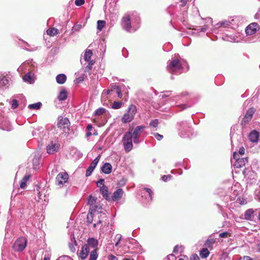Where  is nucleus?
<instances>
[{
    "label": "nucleus",
    "mask_w": 260,
    "mask_h": 260,
    "mask_svg": "<svg viewBox=\"0 0 260 260\" xmlns=\"http://www.w3.org/2000/svg\"><path fill=\"white\" fill-rule=\"evenodd\" d=\"M133 22V26L131 25V19L129 15L123 17L121 20V26L123 29L128 32H131L132 28H133L134 31H136L139 27V24L140 22V18L139 16L135 18V21L136 25H135L133 22V19L132 20Z\"/></svg>",
    "instance_id": "f257e3e1"
},
{
    "label": "nucleus",
    "mask_w": 260,
    "mask_h": 260,
    "mask_svg": "<svg viewBox=\"0 0 260 260\" xmlns=\"http://www.w3.org/2000/svg\"><path fill=\"white\" fill-rule=\"evenodd\" d=\"M178 134L182 138H189L193 134V129L186 121H181L177 124Z\"/></svg>",
    "instance_id": "f03ea898"
},
{
    "label": "nucleus",
    "mask_w": 260,
    "mask_h": 260,
    "mask_svg": "<svg viewBox=\"0 0 260 260\" xmlns=\"http://www.w3.org/2000/svg\"><path fill=\"white\" fill-rule=\"evenodd\" d=\"M137 110L136 106L131 104L129 106L126 113H125L121 118V121L123 123H126L132 121L134 118Z\"/></svg>",
    "instance_id": "7ed1b4c3"
},
{
    "label": "nucleus",
    "mask_w": 260,
    "mask_h": 260,
    "mask_svg": "<svg viewBox=\"0 0 260 260\" xmlns=\"http://www.w3.org/2000/svg\"><path fill=\"white\" fill-rule=\"evenodd\" d=\"M131 134L132 132L128 131L124 134L122 138V141L126 152H129L133 149V144Z\"/></svg>",
    "instance_id": "20e7f679"
},
{
    "label": "nucleus",
    "mask_w": 260,
    "mask_h": 260,
    "mask_svg": "<svg viewBox=\"0 0 260 260\" xmlns=\"http://www.w3.org/2000/svg\"><path fill=\"white\" fill-rule=\"evenodd\" d=\"M167 70L171 73H175L182 69L181 61L178 59H173L168 62Z\"/></svg>",
    "instance_id": "39448f33"
},
{
    "label": "nucleus",
    "mask_w": 260,
    "mask_h": 260,
    "mask_svg": "<svg viewBox=\"0 0 260 260\" xmlns=\"http://www.w3.org/2000/svg\"><path fill=\"white\" fill-rule=\"evenodd\" d=\"M27 245V239L23 237L18 238L14 243L13 249L15 251H22L26 247Z\"/></svg>",
    "instance_id": "423d86ee"
},
{
    "label": "nucleus",
    "mask_w": 260,
    "mask_h": 260,
    "mask_svg": "<svg viewBox=\"0 0 260 260\" xmlns=\"http://www.w3.org/2000/svg\"><path fill=\"white\" fill-rule=\"evenodd\" d=\"M255 112V109L253 107L249 108L246 111L244 117L241 121V125L245 126L252 119L253 114Z\"/></svg>",
    "instance_id": "0eeeda50"
},
{
    "label": "nucleus",
    "mask_w": 260,
    "mask_h": 260,
    "mask_svg": "<svg viewBox=\"0 0 260 260\" xmlns=\"http://www.w3.org/2000/svg\"><path fill=\"white\" fill-rule=\"evenodd\" d=\"M70 125V122L67 117H63L59 116L58 117L57 126L60 129H62L64 131L66 128H68Z\"/></svg>",
    "instance_id": "6e6552de"
},
{
    "label": "nucleus",
    "mask_w": 260,
    "mask_h": 260,
    "mask_svg": "<svg viewBox=\"0 0 260 260\" xmlns=\"http://www.w3.org/2000/svg\"><path fill=\"white\" fill-rule=\"evenodd\" d=\"M69 179V175L66 172L59 173L56 177V184L58 185H63Z\"/></svg>",
    "instance_id": "1a4fd4ad"
},
{
    "label": "nucleus",
    "mask_w": 260,
    "mask_h": 260,
    "mask_svg": "<svg viewBox=\"0 0 260 260\" xmlns=\"http://www.w3.org/2000/svg\"><path fill=\"white\" fill-rule=\"evenodd\" d=\"M100 157V155H99L90 164L86 172L85 175L86 177H89L91 175L92 172L97 166Z\"/></svg>",
    "instance_id": "9d476101"
},
{
    "label": "nucleus",
    "mask_w": 260,
    "mask_h": 260,
    "mask_svg": "<svg viewBox=\"0 0 260 260\" xmlns=\"http://www.w3.org/2000/svg\"><path fill=\"white\" fill-rule=\"evenodd\" d=\"M101 211L97 210L96 206H93L91 208H89V212L87 215V222L88 224H90L92 223L93 220V217L95 214H99Z\"/></svg>",
    "instance_id": "9b49d317"
},
{
    "label": "nucleus",
    "mask_w": 260,
    "mask_h": 260,
    "mask_svg": "<svg viewBox=\"0 0 260 260\" xmlns=\"http://www.w3.org/2000/svg\"><path fill=\"white\" fill-rule=\"evenodd\" d=\"M259 28V25L255 23H251L245 29V32L247 35H252L255 34Z\"/></svg>",
    "instance_id": "f8f14e48"
},
{
    "label": "nucleus",
    "mask_w": 260,
    "mask_h": 260,
    "mask_svg": "<svg viewBox=\"0 0 260 260\" xmlns=\"http://www.w3.org/2000/svg\"><path fill=\"white\" fill-rule=\"evenodd\" d=\"M92 248L85 244L82 247V249L80 252L79 256L82 259H85L87 257L89 253L91 251Z\"/></svg>",
    "instance_id": "ddd939ff"
},
{
    "label": "nucleus",
    "mask_w": 260,
    "mask_h": 260,
    "mask_svg": "<svg viewBox=\"0 0 260 260\" xmlns=\"http://www.w3.org/2000/svg\"><path fill=\"white\" fill-rule=\"evenodd\" d=\"M59 145L51 142L47 146V152L49 154H53L59 149Z\"/></svg>",
    "instance_id": "4468645a"
},
{
    "label": "nucleus",
    "mask_w": 260,
    "mask_h": 260,
    "mask_svg": "<svg viewBox=\"0 0 260 260\" xmlns=\"http://www.w3.org/2000/svg\"><path fill=\"white\" fill-rule=\"evenodd\" d=\"M248 162V157H241L237 159L235 161L233 162L235 168H242Z\"/></svg>",
    "instance_id": "2eb2a0df"
},
{
    "label": "nucleus",
    "mask_w": 260,
    "mask_h": 260,
    "mask_svg": "<svg viewBox=\"0 0 260 260\" xmlns=\"http://www.w3.org/2000/svg\"><path fill=\"white\" fill-rule=\"evenodd\" d=\"M9 80L3 75H0V90L8 88Z\"/></svg>",
    "instance_id": "dca6fc26"
},
{
    "label": "nucleus",
    "mask_w": 260,
    "mask_h": 260,
    "mask_svg": "<svg viewBox=\"0 0 260 260\" xmlns=\"http://www.w3.org/2000/svg\"><path fill=\"white\" fill-rule=\"evenodd\" d=\"M123 191L121 188L116 189L112 196V200L113 201H117L119 200L122 197Z\"/></svg>",
    "instance_id": "f3484780"
},
{
    "label": "nucleus",
    "mask_w": 260,
    "mask_h": 260,
    "mask_svg": "<svg viewBox=\"0 0 260 260\" xmlns=\"http://www.w3.org/2000/svg\"><path fill=\"white\" fill-rule=\"evenodd\" d=\"M99 244L98 241L94 238H89L87 239L86 244L89 246L93 249H97L96 248Z\"/></svg>",
    "instance_id": "a211bd4d"
},
{
    "label": "nucleus",
    "mask_w": 260,
    "mask_h": 260,
    "mask_svg": "<svg viewBox=\"0 0 260 260\" xmlns=\"http://www.w3.org/2000/svg\"><path fill=\"white\" fill-rule=\"evenodd\" d=\"M259 136V133L256 131H252L248 136L249 140L252 142H256Z\"/></svg>",
    "instance_id": "6ab92c4d"
},
{
    "label": "nucleus",
    "mask_w": 260,
    "mask_h": 260,
    "mask_svg": "<svg viewBox=\"0 0 260 260\" xmlns=\"http://www.w3.org/2000/svg\"><path fill=\"white\" fill-rule=\"evenodd\" d=\"M145 126L143 125L137 126L134 129L133 132H132L131 136H136L137 137H140L141 134L144 130ZM131 132H132L131 131Z\"/></svg>",
    "instance_id": "aec40b11"
},
{
    "label": "nucleus",
    "mask_w": 260,
    "mask_h": 260,
    "mask_svg": "<svg viewBox=\"0 0 260 260\" xmlns=\"http://www.w3.org/2000/svg\"><path fill=\"white\" fill-rule=\"evenodd\" d=\"M112 170V165L109 162L105 163L101 168L102 171L106 174H109L111 173Z\"/></svg>",
    "instance_id": "412c9836"
},
{
    "label": "nucleus",
    "mask_w": 260,
    "mask_h": 260,
    "mask_svg": "<svg viewBox=\"0 0 260 260\" xmlns=\"http://www.w3.org/2000/svg\"><path fill=\"white\" fill-rule=\"evenodd\" d=\"M100 193L103 195V197L107 201H110V198L108 195V189L106 186L103 185L102 187H101L100 189Z\"/></svg>",
    "instance_id": "4be33fe9"
},
{
    "label": "nucleus",
    "mask_w": 260,
    "mask_h": 260,
    "mask_svg": "<svg viewBox=\"0 0 260 260\" xmlns=\"http://www.w3.org/2000/svg\"><path fill=\"white\" fill-rule=\"evenodd\" d=\"M254 210L252 209L247 210L244 214V219L247 220H251L253 217Z\"/></svg>",
    "instance_id": "5701e85b"
},
{
    "label": "nucleus",
    "mask_w": 260,
    "mask_h": 260,
    "mask_svg": "<svg viewBox=\"0 0 260 260\" xmlns=\"http://www.w3.org/2000/svg\"><path fill=\"white\" fill-rule=\"evenodd\" d=\"M96 198L90 195L88 198L87 203L88 205L90 206V208H91L93 206H96L97 210H100L102 209L101 207H100L98 205H95V203L96 202Z\"/></svg>",
    "instance_id": "b1692460"
},
{
    "label": "nucleus",
    "mask_w": 260,
    "mask_h": 260,
    "mask_svg": "<svg viewBox=\"0 0 260 260\" xmlns=\"http://www.w3.org/2000/svg\"><path fill=\"white\" fill-rule=\"evenodd\" d=\"M56 80L57 83L63 84L67 80V76L64 74H59L56 76Z\"/></svg>",
    "instance_id": "393cba45"
},
{
    "label": "nucleus",
    "mask_w": 260,
    "mask_h": 260,
    "mask_svg": "<svg viewBox=\"0 0 260 260\" xmlns=\"http://www.w3.org/2000/svg\"><path fill=\"white\" fill-rule=\"evenodd\" d=\"M216 242V239L208 238L205 242L204 245L210 250L213 249V246Z\"/></svg>",
    "instance_id": "a878e982"
},
{
    "label": "nucleus",
    "mask_w": 260,
    "mask_h": 260,
    "mask_svg": "<svg viewBox=\"0 0 260 260\" xmlns=\"http://www.w3.org/2000/svg\"><path fill=\"white\" fill-rule=\"evenodd\" d=\"M68 97V93L65 89H62L57 96V99L59 101H63L67 99Z\"/></svg>",
    "instance_id": "bb28decb"
},
{
    "label": "nucleus",
    "mask_w": 260,
    "mask_h": 260,
    "mask_svg": "<svg viewBox=\"0 0 260 260\" xmlns=\"http://www.w3.org/2000/svg\"><path fill=\"white\" fill-rule=\"evenodd\" d=\"M111 91H113L115 90V92L119 98H121L122 94L121 88L119 86L116 85L115 84H112L110 85Z\"/></svg>",
    "instance_id": "cd10ccee"
},
{
    "label": "nucleus",
    "mask_w": 260,
    "mask_h": 260,
    "mask_svg": "<svg viewBox=\"0 0 260 260\" xmlns=\"http://www.w3.org/2000/svg\"><path fill=\"white\" fill-rule=\"evenodd\" d=\"M24 82H28L30 84L34 83V80L30 72L27 73L23 77Z\"/></svg>",
    "instance_id": "c85d7f7f"
},
{
    "label": "nucleus",
    "mask_w": 260,
    "mask_h": 260,
    "mask_svg": "<svg viewBox=\"0 0 260 260\" xmlns=\"http://www.w3.org/2000/svg\"><path fill=\"white\" fill-rule=\"evenodd\" d=\"M92 55V50L87 49L86 50V51L84 53V56H83L84 60L86 61H90L91 60L90 59H91V57Z\"/></svg>",
    "instance_id": "c756f323"
},
{
    "label": "nucleus",
    "mask_w": 260,
    "mask_h": 260,
    "mask_svg": "<svg viewBox=\"0 0 260 260\" xmlns=\"http://www.w3.org/2000/svg\"><path fill=\"white\" fill-rule=\"evenodd\" d=\"M210 254V252L208 249V248H203L200 252V255L202 258H207Z\"/></svg>",
    "instance_id": "7c9ffc66"
},
{
    "label": "nucleus",
    "mask_w": 260,
    "mask_h": 260,
    "mask_svg": "<svg viewBox=\"0 0 260 260\" xmlns=\"http://www.w3.org/2000/svg\"><path fill=\"white\" fill-rule=\"evenodd\" d=\"M108 111L104 108H99L97 109L94 112L93 115L95 116H99L105 114Z\"/></svg>",
    "instance_id": "2f4dec72"
},
{
    "label": "nucleus",
    "mask_w": 260,
    "mask_h": 260,
    "mask_svg": "<svg viewBox=\"0 0 260 260\" xmlns=\"http://www.w3.org/2000/svg\"><path fill=\"white\" fill-rule=\"evenodd\" d=\"M42 105V103L39 102L34 104L28 105V108L29 109L39 110L41 108Z\"/></svg>",
    "instance_id": "473e14b6"
},
{
    "label": "nucleus",
    "mask_w": 260,
    "mask_h": 260,
    "mask_svg": "<svg viewBox=\"0 0 260 260\" xmlns=\"http://www.w3.org/2000/svg\"><path fill=\"white\" fill-rule=\"evenodd\" d=\"M98 257V249H92L91 250L89 256V260H96Z\"/></svg>",
    "instance_id": "72a5a7b5"
},
{
    "label": "nucleus",
    "mask_w": 260,
    "mask_h": 260,
    "mask_svg": "<svg viewBox=\"0 0 260 260\" xmlns=\"http://www.w3.org/2000/svg\"><path fill=\"white\" fill-rule=\"evenodd\" d=\"M59 33V30L56 28H49L47 30V34L50 36H54Z\"/></svg>",
    "instance_id": "f704fd0d"
},
{
    "label": "nucleus",
    "mask_w": 260,
    "mask_h": 260,
    "mask_svg": "<svg viewBox=\"0 0 260 260\" xmlns=\"http://www.w3.org/2000/svg\"><path fill=\"white\" fill-rule=\"evenodd\" d=\"M143 189L145 190L148 193V196H149V198L148 199H146L147 202L150 203L152 200L153 192L151 189L147 187H144Z\"/></svg>",
    "instance_id": "c9c22d12"
},
{
    "label": "nucleus",
    "mask_w": 260,
    "mask_h": 260,
    "mask_svg": "<svg viewBox=\"0 0 260 260\" xmlns=\"http://www.w3.org/2000/svg\"><path fill=\"white\" fill-rule=\"evenodd\" d=\"M88 64L86 66L85 68V72H90L92 68V66L94 63V61L93 60H90V61H88Z\"/></svg>",
    "instance_id": "e433bc0d"
},
{
    "label": "nucleus",
    "mask_w": 260,
    "mask_h": 260,
    "mask_svg": "<svg viewBox=\"0 0 260 260\" xmlns=\"http://www.w3.org/2000/svg\"><path fill=\"white\" fill-rule=\"evenodd\" d=\"M106 24V22L104 20H98L97 21V29L99 30H102L103 28Z\"/></svg>",
    "instance_id": "4c0bfd02"
},
{
    "label": "nucleus",
    "mask_w": 260,
    "mask_h": 260,
    "mask_svg": "<svg viewBox=\"0 0 260 260\" xmlns=\"http://www.w3.org/2000/svg\"><path fill=\"white\" fill-rule=\"evenodd\" d=\"M122 105V102L115 101L113 103L111 107L113 109H119L121 107Z\"/></svg>",
    "instance_id": "58836bf2"
},
{
    "label": "nucleus",
    "mask_w": 260,
    "mask_h": 260,
    "mask_svg": "<svg viewBox=\"0 0 260 260\" xmlns=\"http://www.w3.org/2000/svg\"><path fill=\"white\" fill-rule=\"evenodd\" d=\"M158 120L157 119H155L150 122L149 125L153 127H156L158 125Z\"/></svg>",
    "instance_id": "ea45409f"
},
{
    "label": "nucleus",
    "mask_w": 260,
    "mask_h": 260,
    "mask_svg": "<svg viewBox=\"0 0 260 260\" xmlns=\"http://www.w3.org/2000/svg\"><path fill=\"white\" fill-rule=\"evenodd\" d=\"M18 106V101L16 99H13L11 103V107L12 109H15Z\"/></svg>",
    "instance_id": "a19ab883"
},
{
    "label": "nucleus",
    "mask_w": 260,
    "mask_h": 260,
    "mask_svg": "<svg viewBox=\"0 0 260 260\" xmlns=\"http://www.w3.org/2000/svg\"><path fill=\"white\" fill-rule=\"evenodd\" d=\"M153 136L158 141H160L163 139V136L157 133H152Z\"/></svg>",
    "instance_id": "79ce46f5"
},
{
    "label": "nucleus",
    "mask_w": 260,
    "mask_h": 260,
    "mask_svg": "<svg viewBox=\"0 0 260 260\" xmlns=\"http://www.w3.org/2000/svg\"><path fill=\"white\" fill-rule=\"evenodd\" d=\"M240 154H238L236 152H234V153H233V157L232 158L231 161L232 162H234V160H235V161L236 160H237V159H239V158H241L240 157Z\"/></svg>",
    "instance_id": "37998d69"
},
{
    "label": "nucleus",
    "mask_w": 260,
    "mask_h": 260,
    "mask_svg": "<svg viewBox=\"0 0 260 260\" xmlns=\"http://www.w3.org/2000/svg\"><path fill=\"white\" fill-rule=\"evenodd\" d=\"M105 180L104 179H100L96 182V185L98 187L101 188L103 185H104Z\"/></svg>",
    "instance_id": "c03bdc74"
},
{
    "label": "nucleus",
    "mask_w": 260,
    "mask_h": 260,
    "mask_svg": "<svg viewBox=\"0 0 260 260\" xmlns=\"http://www.w3.org/2000/svg\"><path fill=\"white\" fill-rule=\"evenodd\" d=\"M172 176L170 175H164L161 177V179L163 181L167 182V181L170 180Z\"/></svg>",
    "instance_id": "a18cd8bd"
},
{
    "label": "nucleus",
    "mask_w": 260,
    "mask_h": 260,
    "mask_svg": "<svg viewBox=\"0 0 260 260\" xmlns=\"http://www.w3.org/2000/svg\"><path fill=\"white\" fill-rule=\"evenodd\" d=\"M33 166L34 168L35 169H37L38 168L39 163H38V159L35 157L33 159Z\"/></svg>",
    "instance_id": "49530a36"
},
{
    "label": "nucleus",
    "mask_w": 260,
    "mask_h": 260,
    "mask_svg": "<svg viewBox=\"0 0 260 260\" xmlns=\"http://www.w3.org/2000/svg\"><path fill=\"white\" fill-rule=\"evenodd\" d=\"M85 3L84 0H76L75 4L77 6H81L83 5Z\"/></svg>",
    "instance_id": "de8ad7c7"
},
{
    "label": "nucleus",
    "mask_w": 260,
    "mask_h": 260,
    "mask_svg": "<svg viewBox=\"0 0 260 260\" xmlns=\"http://www.w3.org/2000/svg\"><path fill=\"white\" fill-rule=\"evenodd\" d=\"M56 260H73L71 258V257L67 255H63L59 257Z\"/></svg>",
    "instance_id": "09e8293b"
},
{
    "label": "nucleus",
    "mask_w": 260,
    "mask_h": 260,
    "mask_svg": "<svg viewBox=\"0 0 260 260\" xmlns=\"http://www.w3.org/2000/svg\"><path fill=\"white\" fill-rule=\"evenodd\" d=\"M222 23L223 24V27H229L230 24H231V22L229 20H224L222 21Z\"/></svg>",
    "instance_id": "8fccbe9b"
},
{
    "label": "nucleus",
    "mask_w": 260,
    "mask_h": 260,
    "mask_svg": "<svg viewBox=\"0 0 260 260\" xmlns=\"http://www.w3.org/2000/svg\"><path fill=\"white\" fill-rule=\"evenodd\" d=\"M69 248L70 249V250L72 252H75V251H76V248L74 246V245H73V243H69Z\"/></svg>",
    "instance_id": "3c124183"
},
{
    "label": "nucleus",
    "mask_w": 260,
    "mask_h": 260,
    "mask_svg": "<svg viewBox=\"0 0 260 260\" xmlns=\"http://www.w3.org/2000/svg\"><path fill=\"white\" fill-rule=\"evenodd\" d=\"M139 137H137L136 136H132V139L133 141L135 144H139L140 143Z\"/></svg>",
    "instance_id": "603ef678"
},
{
    "label": "nucleus",
    "mask_w": 260,
    "mask_h": 260,
    "mask_svg": "<svg viewBox=\"0 0 260 260\" xmlns=\"http://www.w3.org/2000/svg\"><path fill=\"white\" fill-rule=\"evenodd\" d=\"M229 234H230L228 232H223V233H221L219 234V237L220 238H226V237H228Z\"/></svg>",
    "instance_id": "864d4df0"
},
{
    "label": "nucleus",
    "mask_w": 260,
    "mask_h": 260,
    "mask_svg": "<svg viewBox=\"0 0 260 260\" xmlns=\"http://www.w3.org/2000/svg\"><path fill=\"white\" fill-rule=\"evenodd\" d=\"M171 93L172 91L171 90L165 91L164 93L162 95V98H165L169 96L170 95H171Z\"/></svg>",
    "instance_id": "5fc2aeb1"
},
{
    "label": "nucleus",
    "mask_w": 260,
    "mask_h": 260,
    "mask_svg": "<svg viewBox=\"0 0 260 260\" xmlns=\"http://www.w3.org/2000/svg\"><path fill=\"white\" fill-rule=\"evenodd\" d=\"M207 25H205L202 27H200L197 30L200 31L205 32L207 30Z\"/></svg>",
    "instance_id": "6e6d98bb"
},
{
    "label": "nucleus",
    "mask_w": 260,
    "mask_h": 260,
    "mask_svg": "<svg viewBox=\"0 0 260 260\" xmlns=\"http://www.w3.org/2000/svg\"><path fill=\"white\" fill-rule=\"evenodd\" d=\"M26 182L25 181V180H23V179L21 180L20 184V188L22 189H24L26 187Z\"/></svg>",
    "instance_id": "4d7b16f0"
},
{
    "label": "nucleus",
    "mask_w": 260,
    "mask_h": 260,
    "mask_svg": "<svg viewBox=\"0 0 260 260\" xmlns=\"http://www.w3.org/2000/svg\"><path fill=\"white\" fill-rule=\"evenodd\" d=\"M239 260H253V259L249 256H243L241 257Z\"/></svg>",
    "instance_id": "13d9d810"
},
{
    "label": "nucleus",
    "mask_w": 260,
    "mask_h": 260,
    "mask_svg": "<svg viewBox=\"0 0 260 260\" xmlns=\"http://www.w3.org/2000/svg\"><path fill=\"white\" fill-rule=\"evenodd\" d=\"M245 153V148L243 147H241L239 150L238 154L243 155Z\"/></svg>",
    "instance_id": "bf43d9fd"
},
{
    "label": "nucleus",
    "mask_w": 260,
    "mask_h": 260,
    "mask_svg": "<svg viewBox=\"0 0 260 260\" xmlns=\"http://www.w3.org/2000/svg\"><path fill=\"white\" fill-rule=\"evenodd\" d=\"M190 260H200L199 257L197 254L192 255L190 257Z\"/></svg>",
    "instance_id": "052dcab7"
},
{
    "label": "nucleus",
    "mask_w": 260,
    "mask_h": 260,
    "mask_svg": "<svg viewBox=\"0 0 260 260\" xmlns=\"http://www.w3.org/2000/svg\"><path fill=\"white\" fill-rule=\"evenodd\" d=\"M215 28H218L219 27H223V24L222 23V21L221 22H219L218 23H217L215 26H214Z\"/></svg>",
    "instance_id": "680f3d73"
},
{
    "label": "nucleus",
    "mask_w": 260,
    "mask_h": 260,
    "mask_svg": "<svg viewBox=\"0 0 260 260\" xmlns=\"http://www.w3.org/2000/svg\"><path fill=\"white\" fill-rule=\"evenodd\" d=\"M122 54L124 56V57H127V50L125 48H123L122 50Z\"/></svg>",
    "instance_id": "e2e57ef3"
},
{
    "label": "nucleus",
    "mask_w": 260,
    "mask_h": 260,
    "mask_svg": "<svg viewBox=\"0 0 260 260\" xmlns=\"http://www.w3.org/2000/svg\"><path fill=\"white\" fill-rule=\"evenodd\" d=\"M88 131H90L93 128L92 125L91 124H88L86 127Z\"/></svg>",
    "instance_id": "0e129e2a"
},
{
    "label": "nucleus",
    "mask_w": 260,
    "mask_h": 260,
    "mask_svg": "<svg viewBox=\"0 0 260 260\" xmlns=\"http://www.w3.org/2000/svg\"><path fill=\"white\" fill-rule=\"evenodd\" d=\"M109 259L110 260H118V258L116 256L111 254L110 255Z\"/></svg>",
    "instance_id": "69168bd1"
},
{
    "label": "nucleus",
    "mask_w": 260,
    "mask_h": 260,
    "mask_svg": "<svg viewBox=\"0 0 260 260\" xmlns=\"http://www.w3.org/2000/svg\"><path fill=\"white\" fill-rule=\"evenodd\" d=\"M178 248H179V247H178V245L175 246L174 247V249H173V252L175 253H178Z\"/></svg>",
    "instance_id": "338daca9"
},
{
    "label": "nucleus",
    "mask_w": 260,
    "mask_h": 260,
    "mask_svg": "<svg viewBox=\"0 0 260 260\" xmlns=\"http://www.w3.org/2000/svg\"><path fill=\"white\" fill-rule=\"evenodd\" d=\"M29 179V175H25L22 179L23 180H25V182H27L28 180Z\"/></svg>",
    "instance_id": "774afa93"
}]
</instances>
